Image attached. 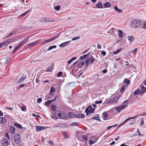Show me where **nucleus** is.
<instances>
[{
    "label": "nucleus",
    "instance_id": "obj_52",
    "mask_svg": "<svg viewBox=\"0 0 146 146\" xmlns=\"http://www.w3.org/2000/svg\"><path fill=\"white\" fill-rule=\"evenodd\" d=\"M40 21L41 22H46V18H42L41 19H40Z\"/></svg>",
    "mask_w": 146,
    "mask_h": 146
},
{
    "label": "nucleus",
    "instance_id": "obj_4",
    "mask_svg": "<svg viewBox=\"0 0 146 146\" xmlns=\"http://www.w3.org/2000/svg\"><path fill=\"white\" fill-rule=\"evenodd\" d=\"M14 140L15 142L17 144H19L20 142V137L18 134L16 133L14 137Z\"/></svg>",
    "mask_w": 146,
    "mask_h": 146
},
{
    "label": "nucleus",
    "instance_id": "obj_3",
    "mask_svg": "<svg viewBox=\"0 0 146 146\" xmlns=\"http://www.w3.org/2000/svg\"><path fill=\"white\" fill-rule=\"evenodd\" d=\"M127 107V105H123L119 107H117L115 108V110L117 111L120 112L123 109H125Z\"/></svg>",
    "mask_w": 146,
    "mask_h": 146
},
{
    "label": "nucleus",
    "instance_id": "obj_43",
    "mask_svg": "<svg viewBox=\"0 0 146 146\" xmlns=\"http://www.w3.org/2000/svg\"><path fill=\"white\" fill-rule=\"evenodd\" d=\"M15 39V38H13L11 39H8L7 40V41L9 42V43L11 42H13Z\"/></svg>",
    "mask_w": 146,
    "mask_h": 146
},
{
    "label": "nucleus",
    "instance_id": "obj_17",
    "mask_svg": "<svg viewBox=\"0 0 146 146\" xmlns=\"http://www.w3.org/2000/svg\"><path fill=\"white\" fill-rule=\"evenodd\" d=\"M38 42V40H36L34 42L29 44L28 45L30 46H34L37 44Z\"/></svg>",
    "mask_w": 146,
    "mask_h": 146
},
{
    "label": "nucleus",
    "instance_id": "obj_62",
    "mask_svg": "<svg viewBox=\"0 0 146 146\" xmlns=\"http://www.w3.org/2000/svg\"><path fill=\"white\" fill-rule=\"evenodd\" d=\"M62 74V72H59L58 74V77H60V76Z\"/></svg>",
    "mask_w": 146,
    "mask_h": 146
},
{
    "label": "nucleus",
    "instance_id": "obj_58",
    "mask_svg": "<svg viewBox=\"0 0 146 146\" xmlns=\"http://www.w3.org/2000/svg\"><path fill=\"white\" fill-rule=\"evenodd\" d=\"M80 38V37L79 36L73 38L72 39V40L73 41L77 39H79Z\"/></svg>",
    "mask_w": 146,
    "mask_h": 146
},
{
    "label": "nucleus",
    "instance_id": "obj_49",
    "mask_svg": "<svg viewBox=\"0 0 146 146\" xmlns=\"http://www.w3.org/2000/svg\"><path fill=\"white\" fill-rule=\"evenodd\" d=\"M114 29L113 28H112L110 29L109 31L110 33H111L112 34H113L114 33Z\"/></svg>",
    "mask_w": 146,
    "mask_h": 146
},
{
    "label": "nucleus",
    "instance_id": "obj_27",
    "mask_svg": "<svg viewBox=\"0 0 146 146\" xmlns=\"http://www.w3.org/2000/svg\"><path fill=\"white\" fill-rule=\"evenodd\" d=\"M102 115L104 119V120H106V118L108 116V115L107 113L106 112H104L102 113Z\"/></svg>",
    "mask_w": 146,
    "mask_h": 146
},
{
    "label": "nucleus",
    "instance_id": "obj_31",
    "mask_svg": "<svg viewBox=\"0 0 146 146\" xmlns=\"http://www.w3.org/2000/svg\"><path fill=\"white\" fill-rule=\"evenodd\" d=\"M139 135L141 137L142 136V135L141 134L139 129H137V131L135 132L134 134V135Z\"/></svg>",
    "mask_w": 146,
    "mask_h": 146
},
{
    "label": "nucleus",
    "instance_id": "obj_28",
    "mask_svg": "<svg viewBox=\"0 0 146 146\" xmlns=\"http://www.w3.org/2000/svg\"><path fill=\"white\" fill-rule=\"evenodd\" d=\"M88 56V54H85L80 57V59L81 60H82L84 59H86Z\"/></svg>",
    "mask_w": 146,
    "mask_h": 146
},
{
    "label": "nucleus",
    "instance_id": "obj_36",
    "mask_svg": "<svg viewBox=\"0 0 146 146\" xmlns=\"http://www.w3.org/2000/svg\"><path fill=\"white\" fill-rule=\"evenodd\" d=\"M14 125L16 127H18L19 129H22V126L19 124L16 123H15Z\"/></svg>",
    "mask_w": 146,
    "mask_h": 146
},
{
    "label": "nucleus",
    "instance_id": "obj_61",
    "mask_svg": "<svg viewBox=\"0 0 146 146\" xmlns=\"http://www.w3.org/2000/svg\"><path fill=\"white\" fill-rule=\"evenodd\" d=\"M6 136L8 139H10V136L7 132L6 133Z\"/></svg>",
    "mask_w": 146,
    "mask_h": 146
},
{
    "label": "nucleus",
    "instance_id": "obj_64",
    "mask_svg": "<svg viewBox=\"0 0 146 146\" xmlns=\"http://www.w3.org/2000/svg\"><path fill=\"white\" fill-rule=\"evenodd\" d=\"M101 54L104 56H105L106 54V53L104 51H103L101 52Z\"/></svg>",
    "mask_w": 146,
    "mask_h": 146
},
{
    "label": "nucleus",
    "instance_id": "obj_40",
    "mask_svg": "<svg viewBox=\"0 0 146 146\" xmlns=\"http://www.w3.org/2000/svg\"><path fill=\"white\" fill-rule=\"evenodd\" d=\"M30 11V9H29L26 11V12H25L23 14H21V16L22 17H23L24 16L26 15Z\"/></svg>",
    "mask_w": 146,
    "mask_h": 146
},
{
    "label": "nucleus",
    "instance_id": "obj_44",
    "mask_svg": "<svg viewBox=\"0 0 146 146\" xmlns=\"http://www.w3.org/2000/svg\"><path fill=\"white\" fill-rule=\"evenodd\" d=\"M140 92V90H137L135 91L134 93V95H137Z\"/></svg>",
    "mask_w": 146,
    "mask_h": 146
},
{
    "label": "nucleus",
    "instance_id": "obj_24",
    "mask_svg": "<svg viewBox=\"0 0 146 146\" xmlns=\"http://www.w3.org/2000/svg\"><path fill=\"white\" fill-rule=\"evenodd\" d=\"M96 7L98 8H102V3L101 2H98L96 5Z\"/></svg>",
    "mask_w": 146,
    "mask_h": 146
},
{
    "label": "nucleus",
    "instance_id": "obj_55",
    "mask_svg": "<svg viewBox=\"0 0 146 146\" xmlns=\"http://www.w3.org/2000/svg\"><path fill=\"white\" fill-rule=\"evenodd\" d=\"M26 107L25 106H23L22 107L21 110L23 111H26Z\"/></svg>",
    "mask_w": 146,
    "mask_h": 146
},
{
    "label": "nucleus",
    "instance_id": "obj_19",
    "mask_svg": "<svg viewBox=\"0 0 146 146\" xmlns=\"http://www.w3.org/2000/svg\"><path fill=\"white\" fill-rule=\"evenodd\" d=\"M76 59V57H72L70 60L68 61L67 63L68 65L71 64V63L73 61L75 60Z\"/></svg>",
    "mask_w": 146,
    "mask_h": 146
},
{
    "label": "nucleus",
    "instance_id": "obj_15",
    "mask_svg": "<svg viewBox=\"0 0 146 146\" xmlns=\"http://www.w3.org/2000/svg\"><path fill=\"white\" fill-rule=\"evenodd\" d=\"M141 93L142 94L146 91V88L143 85H142L141 86Z\"/></svg>",
    "mask_w": 146,
    "mask_h": 146
},
{
    "label": "nucleus",
    "instance_id": "obj_51",
    "mask_svg": "<svg viewBox=\"0 0 146 146\" xmlns=\"http://www.w3.org/2000/svg\"><path fill=\"white\" fill-rule=\"evenodd\" d=\"M42 99L41 98H38L37 100V103L38 104L40 103L42 101Z\"/></svg>",
    "mask_w": 146,
    "mask_h": 146
},
{
    "label": "nucleus",
    "instance_id": "obj_26",
    "mask_svg": "<svg viewBox=\"0 0 146 146\" xmlns=\"http://www.w3.org/2000/svg\"><path fill=\"white\" fill-rule=\"evenodd\" d=\"M103 5L106 8L110 7L111 6L110 3L108 2L105 3Z\"/></svg>",
    "mask_w": 146,
    "mask_h": 146
},
{
    "label": "nucleus",
    "instance_id": "obj_53",
    "mask_svg": "<svg viewBox=\"0 0 146 146\" xmlns=\"http://www.w3.org/2000/svg\"><path fill=\"white\" fill-rule=\"evenodd\" d=\"M60 8V6L59 5H58L57 6L55 7L54 8V9L57 10L58 11L59 10Z\"/></svg>",
    "mask_w": 146,
    "mask_h": 146
},
{
    "label": "nucleus",
    "instance_id": "obj_6",
    "mask_svg": "<svg viewBox=\"0 0 146 146\" xmlns=\"http://www.w3.org/2000/svg\"><path fill=\"white\" fill-rule=\"evenodd\" d=\"M59 35H56L53 37L50 38V39L44 41L42 42V44H43L46 43L48 42L52 41L58 37Z\"/></svg>",
    "mask_w": 146,
    "mask_h": 146
},
{
    "label": "nucleus",
    "instance_id": "obj_37",
    "mask_svg": "<svg viewBox=\"0 0 146 146\" xmlns=\"http://www.w3.org/2000/svg\"><path fill=\"white\" fill-rule=\"evenodd\" d=\"M62 134L63 135L65 139L68 138L69 137V136L66 133L64 132H63Z\"/></svg>",
    "mask_w": 146,
    "mask_h": 146
},
{
    "label": "nucleus",
    "instance_id": "obj_48",
    "mask_svg": "<svg viewBox=\"0 0 146 146\" xmlns=\"http://www.w3.org/2000/svg\"><path fill=\"white\" fill-rule=\"evenodd\" d=\"M16 33L15 31H12L11 33H10L9 35L7 36V37L11 36L13 35L15 33Z\"/></svg>",
    "mask_w": 146,
    "mask_h": 146
},
{
    "label": "nucleus",
    "instance_id": "obj_56",
    "mask_svg": "<svg viewBox=\"0 0 146 146\" xmlns=\"http://www.w3.org/2000/svg\"><path fill=\"white\" fill-rule=\"evenodd\" d=\"M19 48V47L18 46H17V47H16L15 49L13 50V51L12 52V53H13L15 52Z\"/></svg>",
    "mask_w": 146,
    "mask_h": 146
},
{
    "label": "nucleus",
    "instance_id": "obj_9",
    "mask_svg": "<svg viewBox=\"0 0 146 146\" xmlns=\"http://www.w3.org/2000/svg\"><path fill=\"white\" fill-rule=\"evenodd\" d=\"M71 41H69L63 42L59 45V46L60 47H64L70 43Z\"/></svg>",
    "mask_w": 146,
    "mask_h": 146
},
{
    "label": "nucleus",
    "instance_id": "obj_39",
    "mask_svg": "<svg viewBox=\"0 0 146 146\" xmlns=\"http://www.w3.org/2000/svg\"><path fill=\"white\" fill-rule=\"evenodd\" d=\"M127 86L126 85H124L122 86L120 90V92L121 93L122 92L124 91L125 88H126Z\"/></svg>",
    "mask_w": 146,
    "mask_h": 146
},
{
    "label": "nucleus",
    "instance_id": "obj_16",
    "mask_svg": "<svg viewBox=\"0 0 146 146\" xmlns=\"http://www.w3.org/2000/svg\"><path fill=\"white\" fill-rule=\"evenodd\" d=\"M55 91V90L54 87L52 86H51V89L50 90V94L52 95L54 92Z\"/></svg>",
    "mask_w": 146,
    "mask_h": 146
},
{
    "label": "nucleus",
    "instance_id": "obj_2",
    "mask_svg": "<svg viewBox=\"0 0 146 146\" xmlns=\"http://www.w3.org/2000/svg\"><path fill=\"white\" fill-rule=\"evenodd\" d=\"M54 116L56 118L60 119H65L66 116L65 114H62L61 112L58 111H56L54 114Z\"/></svg>",
    "mask_w": 146,
    "mask_h": 146
},
{
    "label": "nucleus",
    "instance_id": "obj_21",
    "mask_svg": "<svg viewBox=\"0 0 146 146\" xmlns=\"http://www.w3.org/2000/svg\"><path fill=\"white\" fill-rule=\"evenodd\" d=\"M118 35L120 38H121L123 36V33L121 30H118Z\"/></svg>",
    "mask_w": 146,
    "mask_h": 146
},
{
    "label": "nucleus",
    "instance_id": "obj_29",
    "mask_svg": "<svg viewBox=\"0 0 146 146\" xmlns=\"http://www.w3.org/2000/svg\"><path fill=\"white\" fill-rule=\"evenodd\" d=\"M128 39L131 42H132L134 40V37L133 36H128Z\"/></svg>",
    "mask_w": 146,
    "mask_h": 146
},
{
    "label": "nucleus",
    "instance_id": "obj_38",
    "mask_svg": "<svg viewBox=\"0 0 146 146\" xmlns=\"http://www.w3.org/2000/svg\"><path fill=\"white\" fill-rule=\"evenodd\" d=\"M56 45H54L50 46L47 49V50H50L52 49L56 48Z\"/></svg>",
    "mask_w": 146,
    "mask_h": 146
},
{
    "label": "nucleus",
    "instance_id": "obj_35",
    "mask_svg": "<svg viewBox=\"0 0 146 146\" xmlns=\"http://www.w3.org/2000/svg\"><path fill=\"white\" fill-rule=\"evenodd\" d=\"M90 59V63L91 64H92L94 63V61L95 60V59L93 57L91 56Z\"/></svg>",
    "mask_w": 146,
    "mask_h": 146
},
{
    "label": "nucleus",
    "instance_id": "obj_12",
    "mask_svg": "<svg viewBox=\"0 0 146 146\" xmlns=\"http://www.w3.org/2000/svg\"><path fill=\"white\" fill-rule=\"evenodd\" d=\"M74 116L77 118H83L85 117V115L83 114H76Z\"/></svg>",
    "mask_w": 146,
    "mask_h": 146
},
{
    "label": "nucleus",
    "instance_id": "obj_23",
    "mask_svg": "<svg viewBox=\"0 0 146 146\" xmlns=\"http://www.w3.org/2000/svg\"><path fill=\"white\" fill-rule=\"evenodd\" d=\"M3 144L4 146H7L9 144V142L8 140L6 139L4 140L3 143Z\"/></svg>",
    "mask_w": 146,
    "mask_h": 146
},
{
    "label": "nucleus",
    "instance_id": "obj_18",
    "mask_svg": "<svg viewBox=\"0 0 146 146\" xmlns=\"http://www.w3.org/2000/svg\"><path fill=\"white\" fill-rule=\"evenodd\" d=\"M114 9L119 13H121L122 12V11L121 9L118 8L117 6H115L114 7Z\"/></svg>",
    "mask_w": 146,
    "mask_h": 146
},
{
    "label": "nucleus",
    "instance_id": "obj_30",
    "mask_svg": "<svg viewBox=\"0 0 146 146\" xmlns=\"http://www.w3.org/2000/svg\"><path fill=\"white\" fill-rule=\"evenodd\" d=\"M84 61H81L79 62L78 67L81 68L84 64Z\"/></svg>",
    "mask_w": 146,
    "mask_h": 146
},
{
    "label": "nucleus",
    "instance_id": "obj_13",
    "mask_svg": "<svg viewBox=\"0 0 146 146\" xmlns=\"http://www.w3.org/2000/svg\"><path fill=\"white\" fill-rule=\"evenodd\" d=\"M9 43V42L7 41V40L2 42L0 43V48H1L2 46H5L7 44Z\"/></svg>",
    "mask_w": 146,
    "mask_h": 146
},
{
    "label": "nucleus",
    "instance_id": "obj_60",
    "mask_svg": "<svg viewBox=\"0 0 146 146\" xmlns=\"http://www.w3.org/2000/svg\"><path fill=\"white\" fill-rule=\"evenodd\" d=\"M143 28L146 29V22H144L143 23Z\"/></svg>",
    "mask_w": 146,
    "mask_h": 146
},
{
    "label": "nucleus",
    "instance_id": "obj_32",
    "mask_svg": "<svg viewBox=\"0 0 146 146\" xmlns=\"http://www.w3.org/2000/svg\"><path fill=\"white\" fill-rule=\"evenodd\" d=\"M53 69V66L52 65H50L48 67L47 69V71L49 72H51Z\"/></svg>",
    "mask_w": 146,
    "mask_h": 146
},
{
    "label": "nucleus",
    "instance_id": "obj_22",
    "mask_svg": "<svg viewBox=\"0 0 146 146\" xmlns=\"http://www.w3.org/2000/svg\"><path fill=\"white\" fill-rule=\"evenodd\" d=\"M137 117V116H134L132 117H131V118H127V119H126L124 121V122H123V123L124 124L125 123H126V122H127V121H128L130 119H135V118H136Z\"/></svg>",
    "mask_w": 146,
    "mask_h": 146
},
{
    "label": "nucleus",
    "instance_id": "obj_63",
    "mask_svg": "<svg viewBox=\"0 0 146 146\" xmlns=\"http://www.w3.org/2000/svg\"><path fill=\"white\" fill-rule=\"evenodd\" d=\"M137 48H136L134 50H133L132 51L130 52L131 53H132V52H136L137 51Z\"/></svg>",
    "mask_w": 146,
    "mask_h": 146
},
{
    "label": "nucleus",
    "instance_id": "obj_33",
    "mask_svg": "<svg viewBox=\"0 0 146 146\" xmlns=\"http://www.w3.org/2000/svg\"><path fill=\"white\" fill-rule=\"evenodd\" d=\"M46 22H54V20L53 19L50 18H46Z\"/></svg>",
    "mask_w": 146,
    "mask_h": 146
},
{
    "label": "nucleus",
    "instance_id": "obj_1",
    "mask_svg": "<svg viewBox=\"0 0 146 146\" xmlns=\"http://www.w3.org/2000/svg\"><path fill=\"white\" fill-rule=\"evenodd\" d=\"M131 26L133 27H140L142 25V22L138 20H134L131 23Z\"/></svg>",
    "mask_w": 146,
    "mask_h": 146
},
{
    "label": "nucleus",
    "instance_id": "obj_41",
    "mask_svg": "<svg viewBox=\"0 0 146 146\" xmlns=\"http://www.w3.org/2000/svg\"><path fill=\"white\" fill-rule=\"evenodd\" d=\"M122 49H117V50L116 51H114L113 52V54H117L119 52H120L121 50Z\"/></svg>",
    "mask_w": 146,
    "mask_h": 146
},
{
    "label": "nucleus",
    "instance_id": "obj_57",
    "mask_svg": "<svg viewBox=\"0 0 146 146\" xmlns=\"http://www.w3.org/2000/svg\"><path fill=\"white\" fill-rule=\"evenodd\" d=\"M92 119H96V120H99L100 119L99 118V117L97 115L95 116L94 117L92 118Z\"/></svg>",
    "mask_w": 146,
    "mask_h": 146
},
{
    "label": "nucleus",
    "instance_id": "obj_20",
    "mask_svg": "<svg viewBox=\"0 0 146 146\" xmlns=\"http://www.w3.org/2000/svg\"><path fill=\"white\" fill-rule=\"evenodd\" d=\"M74 113L71 112H69L66 113V115L67 117L71 118L73 117Z\"/></svg>",
    "mask_w": 146,
    "mask_h": 146
},
{
    "label": "nucleus",
    "instance_id": "obj_54",
    "mask_svg": "<svg viewBox=\"0 0 146 146\" xmlns=\"http://www.w3.org/2000/svg\"><path fill=\"white\" fill-rule=\"evenodd\" d=\"M90 62V59L89 58H87L86 60L85 65H88V64Z\"/></svg>",
    "mask_w": 146,
    "mask_h": 146
},
{
    "label": "nucleus",
    "instance_id": "obj_47",
    "mask_svg": "<svg viewBox=\"0 0 146 146\" xmlns=\"http://www.w3.org/2000/svg\"><path fill=\"white\" fill-rule=\"evenodd\" d=\"M52 109V111H54L56 109V107L54 105L52 104L51 106Z\"/></svg>",
    "mask_w": 146,
    "mask_h": 146
},
{
    "label": "nucleus",
    "instance_id": "obj_8",
    "mask_svg": "<svg viewBox=\"0 0 146 146\" xmlns=\"http://www.w3.org/2000/svg\"><path fill=\"white\" fill-rule=\"evenodd\" d=\"M120 96L118 95L114 98L111 99V104H113L116 102L120 98Z\"/></svg>",
    "mask_w": 146,
    "mask_h": 146
},
{
    "label": "nucleus",
    "instance_id": "obj_45",
    "mask_svg": "<svg viewBox=\"0 0 146 146\" xmlns=\"http://www.w3.org/2000/svg\"><path fill=\"white\" fill-rule=\"evenodd\" d=\"M97 140H96L95 141V142H94L92 140H90L88 142L89 143V144L90 145H92L94 143L96 142Z\"/></svg>",
    "mask_w": 146,
    "mask_h": 146
},
{
    "label": "nucleus",
    "instance_id": "obj_59",
    "mask_svg": "<svg viewBox=\"0 0 146 146\" xmlns=\"http://www.w3.org/2000/svg\"><path fill=\"white\" fill-rule=\"evenodd\" d=\"M135 122V121L134 120H133L132 121L130 120L129 121V124H130V125H132V124L134 123Z\"/></svg>",
    "mask_w": 146,
    "mask_h": 146
},
{
    "label": "nucleus",
    "instance_id": "obj_25",
    "mask_svg": "<svg viewBox=\"0 0 146 146\" xmlns=\"http://www.w3.org/2000/svg\"><path fill=\"white\" fill-rule=\"evenodd\" d=\"M10 131L11 133L13 134L15 132V128L13 126H11V127L10 129Z\"/></svg>",
    "mask_w": 146,
    "mask_h": 146
},
{
    "label": "nucleus",
    "instance_id": "obj_10",
    "mask_svg": "<svg viewBox=\"0 0 146 146\" xmlns=\"http://www.w3.org/2000/svg\"><path fill=\"white\" fill-rule=\"evenodd\" d=\"M28 40V38H25V39L23 41H22L18 45L19 47L20 48V47L23 45L25 43H26L27 42Z\"/></svg>",
    "mask_w": 146,
    "mask_h": 146
},
{
    "label": "nucleus",
    "instance_id": "obj_11",
    "mask_svg": "<svg viewBox=\"0 0 146 146\" xmlns=\"http://www.w3.org/2000/svg\"><path fill=\"white\" fill-rule=\"evenodd\" d=\"M26 78V75H23L21 78L18 82L19 83L23 82Z\"/></svg>",
    "mask_w": 146,
    "mask_h": 146
},
{
    "label": "nucleus",
    "instance_id": "obj_5",
    "mask_svg": "<svg viewBox=\"0 0 146 146\" xmlns=\"http://www.w3.org/2000/svg\"><path fill=\"white\" fill-rule=\"evenodd\" d=\"M94 110V108H92L91 106H89L86 109V112L87 115L89 113H91L93 112Z\"/></svg>",
    "mask_w": 146,
    "mask_h": 146
},
{
    "label": "nucleus",
    "instance_id": "obj_46",
    "mask_svg": "<svg viewBox=\"0 0 146 146\" xmlns=\"http://www.w3.org/2000/svg\"><path fill=\"white\" fill-rule=\"evenodd\" d=\"M104 103L107 105H108V104H109L110 103L111 104V100H106L105 101V102Z\"/></svg>",
    "mask_w": 146,
    "mask_h": 146
},
{
    "label": "nucleus",
    "instance_id": "obj_50",
    "mask_svg": "<svg viewBox=\"0 0 146 146\" xmlns=\"http://www.w3.org/2000/svg\"><path fill=\"white\" fill-rule=\"evenodd\" d=\"M78 123L76 122H74L72 123L71 125V126H77L78 124Z\"/></svg>",
    "mask_w": 146,
    "mask_h": 146
},
{
    "label": "nucleus",
    "instance_id": "obj_42",
    "mask_svg": "<svg viewBox=\"0 0 146 146\" xmlns=\"http://www.w3.org/2000/svg\"><path fill=\"white\" fill-rule=\"evenodd\" d=\"M124 83L127 84L128 85L130 84V81L128 79H125L124 80Z\"/></svg>",
    "mask_w": 146,
    "mask_h": 146
},
{
    "label": "nucleus",
    "instance_id": "obj_34",
    "mask_svg": "<svg viewBox=\"0 0 146 146\" xmlns=\"http://www.w3.org/2000/svg\"><path fill=\"white\" fill-rule=\"evenodd\" d=\"M5 122H6V120L5 119H4L3 117H0V123H3V124H4Z\"/></svg>",
    "mask_w": 146,
    "mask_h": 146
},
{
    "label": "nucleus",
    "instance_id": "obj_7",
    "mask_svg": "<svg viewBox=\"0 0 146 146\" xmlns=\"http://www.w3.org/2000/svg\"><path fill=\"white\" fill-rule=\"evenodd\" d=\"M56 96H55L53 99L49 100L45 102V105L46 106H48V105H50L52 102L56 101Z\"/></svg>",
    "mask_w": 146,
    "mask_h": 146
},
{
    "label": "nucleus",
    "instance_id": "obj_14",
    "mask_svg": "<svg viewBox=\"0 0 146 146\" xmlns=\"http://www.w3.org/2000/svg\"><path fill=\"white\" fill-rule=\"evenodd\" d=\"M36 129L37 131H39L45 129V128L44 127L37 126L36 127Z\"/></svg>",
    "mask_w": 146,
    "mask_h": 146
}]
</instances>
